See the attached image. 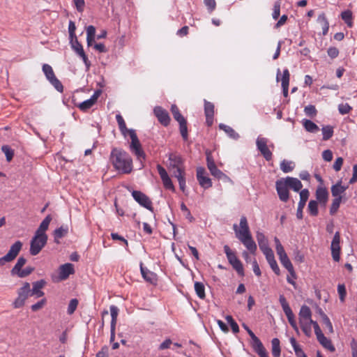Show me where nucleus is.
I'll return each mask as SVG.
<instances>
[{
	"label": "nucleus",
	"mask_w": 357,
	"mask_h": 357,
	"mask_svg": "<svg viewBox=\"0 0 357 357\" xmlns=\"http://www.w3.org/2000/svg\"><path fill=\"white\" fill-rule=\"evenodd\" d=\"M109 160L116 171L121 174H128L133 170V161L132 157L126 151L113 148Z\"/></svg>",
	"instance_id": "1"
},
{
	"label": "nucleus",
	"mask_w": 357,
	"mask_h": 357,
	"mask_svg": "<svg viewBox=\"0 0 357 357\" xmlns=\"http://www.w3.org/2000/svg\"><path fill=\"white\" fill-rule=\"evenodd\" d=\"M233 229L236 237L243 244L251 254H255L257 247L252 238L248 222L245 216H241L239 225L234 224Z\"/></svg>",
	"instance_id": "2"
},
{
	"label": "nucleus",
	"mask_w": 357,
	"mask_h": 357,
	"mask_svg": "<svg viewBox=\"0 0 357 357\" xmlns=\"http://www.w3.org/2000/svg\"><path fill=\"white\" fill-rule=\"evenodd\" d=\"M169 160L173 162V163H171V166L174 169L173 172V176L177 178L179 183V188L181 190L184 192L186 185L185 169L182 165L181 158L179 156L171 155Z\"/></svg>",
	"instance_id": "3"
},
{
	"label": "nucleus",
	"mask_w": 357,
	"mask_h": 357,
	"mask_svg": "<svg viewBox=\"0 0 357 357\" xmlns=\"http://www.w3.org/2000/svg\"><path fill=\"white\" fill-rule=\"evenodd\" d=\"M299 324L305 335L310 337L312 333V312L310 308L304 305L301 306L299 314Z\"/></svg>",
	"instance_id": "4"
},
{
	"label": "nucleus",
	"mask_w": 357,
	"mask_h": 357,
	"mask_svg": "<svg viewBox=\"0 0 357 357\" xmlns=\"http://www.w3.org/2000/svg\"><path fill=\"white\" fill-rule=\"evenodd\" d=\"M131 141L129 144V149L132 153H133L137 160L140 162L141 167H144V162L146 160V153L144 151L142 144L137 138V135H130Z\"/></svg>",
	"instance_id": "5"
},
{
	"label": "nucleus",
	"mask_w": 357,
	"mask_h": 357,
	"mask_svg": "<svg viewBox=\"0 0 357 357\" xmlns=\"http://www.w3.org/2000/svg\"><path fill=\"white\" fill-rule=\"evenodd\" d=\"M224 251L229 264L232 266L233 268L238 273L239 275L243 276L244 269L243 264L241 261L237 258L235 252H233L227 245L224 246Z\"/></svg>",
	"instance_id": "6"
},
{
	"label": "nucleus",
	"mask_w": 357,
	"mask_h": 357,
	"mask_svg": "<svg viewBox=\"0 0 357 357\" xmlns=\"http://www.w3.org/2000/svg\"><path fill=\"white\" fill-rule=\"evenodd\" d=\"M246 330L250 338L252 339V347L259 357H269L266 349L264 347L261 340L255 335V333L245 324L243 325Z\"/></svg>",
	"instance_id": "7"
},
{
	"label": "nucleus",
	"mask_w": 357,
	"mask_h": 357,
	"mask_svg": "<svg viewBox=\"0 0 357 357\" xmlns=\"http://www.w3.org/2000/svg\"><path fill=\"white\" fill-rule=\"evenodd\" d=\"M29 296H31V286L29 282H26L17 290V297L13 303V307L20 308L22 307Z\"/></svg>",
	"instance_id": "8"
},
{
	"label": "nucleus",
	"mask_w": 357,
	"mask_h": 357,
	"mask_svg": "<svg viewBox=\"0 0 357 357\" xmlns=\"http://www.w3.org/2000/svg\"><path fill=\"white\" fill-rule=\"evenodd\" d=\"M47 241V236L35 234L30 243V254L33 256L37 255L45 247Z\"/></svg>",
	"instance_id": "9"
},
{
	"label": "nucleus",
	"mask_w": 357,
	"mask_h": 357,
	"mask_svg": "<svg viewBox=\"0 0 357 357\" xmlns=\"http://www.w3.org/2000/svg\"><path fill=\"white\" fill-rule=\"evenodd\" d=\"M22 248V243L20 241H17L13 243L8 253L3 257L0 258V266H3L6 262L13 261L19 255Z\"/></svg>",
	"instance_id": "10"
},
{
	"label": "nucleus",
	"mask_w": 357,
	"mask_h": 357,
	"mask_svg": "<svg viewBox=\"0 0 357 357\" xmlns=\"http://www.w3.org/2000/svg\"><path fill=\"white\" fill-rule=\"evenodd\" d=\"M279 301L285 315L287 317L289 324L295 330V331L298 333V328L295 320V317L288 302L287 301V299L283 295H280L279 298Z\"/></svg>",
	"instance_id": "11"
},
{
	"label": "nucleus",
	"mask_w": 357,
	"mask_h": 357,
	"mask_svg": "<svg viewBox=\"0 0 357 357\" xmlns=\"http://www.w3.org/2000/svg\"><path fill=\"white\" fill-rule=\"evenodd\" d=\"M275 188L280 199L287 202L289 198V188L283 178L275 182Z\"/></svg>",
	"instance_id": "12"
},
{
	"label": "nucleus",
	"mask_w": 357,
	"mask_h": 357,
	"mask_svg": "<svg viewBox=\"0 0 357 357\" xmlns=\"http://www.w3.org/2000/svg\"><path fill=\"white\" fill-rule=\"evenodd\" d=\"M70 43L73 50L82 59L86 69L89 70L91 63L86 55L82 44L78 41L77 38H74L73 40L70 39Z\"/></svg>",
	"instance_id": "13"
},
{
	"label": "nucleus",
	"mask_w": 357,
	"mask_h": 357,
	"mask_svg": "<svg viewBox=\"0 0 357 357\" xmlns=\"http://www.w3.org/2000/svg\"><path fill=\"white\" fill-rule=\"evenodd\" d=\"M132 195L134 199L141 206L150 211L153 210L152 202L149 197L144 193L142 192L141 191L134 190L132 192Z\"/></svg>",
	"instance_id": "14"
},
{
	"label": "nucleus",
	"mask_w": 357,
	"mask_h": 357,
	"mask_svg": "<svg viewBox=\"0 0 357 357\" xmlns=\"http://www.w3.org/2000/svg\"><path fill=\"white\" fill-rule=\"evenodd\" d=\"M340 234L336 231L331 242V249L332 257L335 261H339L340 259Z\"/></svg>",
	"instance_id": "15"
},
{
	"label": "nucleus",
	"mask_w": 357,
	"mask_h": 357,
	"mask_svg": "<svg viewBox=\"0 0 357 357\" xmlns=\"http://www.w3.org/2000/svg\"><path fill=\"white\" fill-rule=\"evenodd\" d=\"M153 113L158 121L164 126H167L171 121L168 112L160 106H156L153 109Z\"/></svg>",
	"instance_id": "16"
},
{
	"label": "nucleus",
	"mask_w": 357,
	"mask_h": 357,
	"mask_svg": "<svg viewBox=\"0 0 357 357\" xmlns=\"http://www.w3.org/2000/svg\"><path fill=\"white\" fill-rule=\"evenodd\" d=\"M157 169L160 178L162 181L165 188L175 192V187L172 183L171 178H169L165 169L160 165H157Z\"/></svg>",
	"instance_id": "17"
},
{
	"label": "nucleus",
	"mask_w": 357,
	"mask_h": 357,
	"mask_svg": "<svg viewBox=\"0 0 357 357\" xmlns=\"http://www.w3.org/2000/svg\"><path fill=\"white\" fill-rule=\"evenodd\" d=\"M268 140L266 138L259 137L257 139V146L264 158L269 161L272 159V152L270 151L267 145Z\"/></svg>",
	"instance_id": "18"
},
{
	"label": "nucleus",
	"mask_w": 357,
	"mask_h": 357,
	"mask_svg": "<svg viewBox=\"0 0 357 357\" xmlns=\"http://www.w3.org/2000/svg\"><path fill=\"white\" fill-rule=\"evenodd\" d=\"M309 195L310 192L307 189L301 190V191L300 192V201L298 204V208L296 211V217L299 220H301L303 218V210L309 198Z\"/></svg>",
	"instance_id": "19"
},
{
	"label": "nucleus",
	"mask_w": 357,
	"mask_h": 357,
	"mask_svg": "<svg viewBox=\"0 0 357 357\" xmlns=\"http://www.w3.org/2000/svg\"><path fill=\"white\" fill-rule=\"evenodd\" d=\"M205 169L204 167H199L197 169V178L199 183V185L205 188H209L212 186V181L211 178L206 176H205Z\"/></svg>",
	"instance_id": "20"
},
{
	"label": "nucleus",
	"mask_w": 357,
	"mask_h": 357,
	"mask_svg": "<svg viewBox=\"0 0 357 357\" xmlns=\"http://www.w3.org/2000/svg\"><path fill=\"white\" fill-rule=\"evenodd\" d=\"M206 162H207V167L209 169L211 174L213 176H215L219 179L227 177V176L222 171H220L219 169H218L211 154H207Z\"/></svg>",
	"instance_id": "21"
},
{
	"label": "nucleus",
	"mask_w": 357,
	"mask_h": 357,
	"mask_svg": "<svg viewBox=\"0 0 357 357\" xmlns=\"http://www.w3.org/2000/svg\"><path fill=\"white\" fill-rule=\"evenodd\" d=\"M257 241L258 242L260 250L264 255L272 252L271 248L268 246V239L266 236L260 231H257L256 234Z\"/></svg>",
	"instance_id": "22"
},
{
	"label": "nucleus",
	"mask_w": 357,
	"mask_h": 357,
	"mask_svg": "<svg viewBox=\"0 0 357 357\" xmlns=\"http://www.w3.org/2000/svg\"><path fill=\"white\" fill-rule=\"evenodd\" d=\"M204 113L207 126H211L213 123L214 105L206 100H204Z\"/></svg>",
	"instance_id": "23"
},
{
	"label": "nucleus",
	"mask_w": 357,
	"mask_h": 357,
	"mask_svg": "<svg viewBox=\"0 0 357 357\" xmlns=\"http://www.w3.org/2000/svg\"><path fill=\"white\" fill-rule=\"evenodd\" d=\"M46 282L44 280L36 281L32 284V289H31V296H34L36 298L43 296L44 292L42 289L45 287Z\"/></svg>",
	"instance_id": "24"
},
{
	"label": "nucleus",
	"mask_w": 357,
	"mask_h": 357,
	"mask_svg": "<svg viewBox=\"0 0 357 357\" xmlns=\"http://www.w3.org/2000/svg\"><path fill=\"white\" fill-rule=\"evenodd\" d=\"M100 94V90L96 91L93 96L89 99L81 102L79 105L78 107L82 111H86L96 103Z\"/></svg>",
	"instance_id": "25"
},
{
	"label": "nucleus",
	"mask_w": 357,
	"mask_h": 357,
	"mask_svg": "<svg viewBox=\"0 0 357 357\" xmlns=\"http://www.w3.org/2000/svg\"><path fill=\"white\" fill-rule=\"evenodd\" d=\"M74 273V266L72 264L67 263L59 267V278L61 280H66L70 275Z\"/></svg>",
	"instance_id": "26"
},
{
	"label": "nucleus",
	"mask_w": 357,
	"mask_h": 357,
	"mask_svg": "<svg viewBox=\"0 0 357 357\" xmlns=\"http://www.w3.org/2000/svg\"><path fill=\"white\" fill-rule=\"evenodd\" d=\"M289 188L292 189L295 192H298L303 188L301 181L297 178L287 176L283 178Z\"/></svg>",
	"instance_id": "27"
},
{
	"label": "nucleus",
	"mask_w": 357,
	"mask_h": 357,
	"mask_svg": "<svg viewBox=\"0 0 357 357\" xmlns=\"http://www.w3.org/2000/svg\"><path fill=\"white\" fill-rule=\"evenodd\" d=\"M140 271L143 278L148 282L153 284L157 281L156 275L143 266V263L140 264Z\"/></svg>",
	"instance_id": "28"
},
{
	"label": "nucleus",
	"mask_w": 357,
	"mask_h": 357,
	"mask_svg": "<svg viewBox=\"0 0 357 357\" xmlns=\"http://www.w3.org/2000/svg\"><path fill=\"white\" fill-rule=\"evenodd\" d=\"M316 198L318 202L325 205L328 199V192L326 188L319 186L316 190Z\"/></svg>",
	"instance_id": "29"
},
{
	"label": "nucleus",
	"mask_w": 357,
	"mask_h": 357,
	"mask_svg": "<svg viewBox=\"0 0 357 357\" xmlns=\"http://www.w3.org/2000/svg\"><path fill=\"white\" fill-rule=\"evenodd\" d=\"M52 218L51 215H47L45 219L40 223L39 227L36 230L35 234H41L42 236H47L45 231L47 230L50 223L52 221Z\"/></svg>",
	"instance_id": "30"
},
{
	"label": "nucleus",
	"mask_w": 357,
	"mask_h": 357,
	"mask_svg": "<svg viewBox=\"0 0 357 357\" xmlns=\"http://www.w3.org/2000/svg\"><path fill=\"white\" fill-rule=\"evenodd\" d=\"M341 181L337 182L336 184L332 185L331 193L334 197H342V194L344 193L348 186L341 185Z\"/></svg>",
	"instance_id": "31"
},
{
	"label": "nucleus",
	"mask_w": 357,
	"mask_h": 357,
	"mask_svg": "<svg viewBox=\"0 0 357 357\" xmlns=\"http://www.w3.org/2000/svg\"><path fill=\"white\" fill-rule=\"evenodd\" d=\"M282 266L289 271V274L294 278H296V273L294 269V266L290 261L287 255L279 258Z\"/></svg>",
	"instance_id": "32"
},
{
	"label": "nucleus",
	"mask_w": 357,
	"mask_h": 357,
	"mask_svg": "<svg viewBox=\"0 0 357 357\" xmlns=\"http://www.w3.org/2000/svg\"><path fill=\"white\" fill-rule=\"evenodd\" d=\"M267 261L268 262L271 268H272L273 271L277 275H279L280 271L279 268V266H278V264L275 259L273 252H271L265 255Z\"/></svg>",
	"instance_id": "33"
},
{
	"label": "nucleus",
	"mask_w": 357,
	"mask_h": 357,
	"mask_svg": "<svg viewBox=\"0 0 357 357\" xmlns=\"http://www.w3.org/2000/svg\"><path fill=\"white\" fill-rule=\"evenodd\" d=\"M116 121L118 123L120 131L122 134H135V130H128L126 126L125 121L121 114L116 115Z\"/></svg>",
	"instance_id": "34"
},
{
	"label": "nucleus",
	"mask_w": 357,
	"mask_h": 357,
	"mask_svg": "<svg viewBox=\"0 0 357 357\" xmlns=\"http://www.w3.org/2000/svg\"><path fill=\"white\" fill-rule=\"evenodd\" d=\"M319 342L326 349L331 351H335V347L333 345L331 340L324 336V333L317 337Z\"/></svg>",
	"instance_id": "35"
},
{
	"label": "nucleus",
	"mask_w": 357,
	"mask_h": 357,
	"mask_svg": "<svg viewBox=\"0 0 357 357\" xmlns=\"http://www.w3.org/2000/svg\"><path fill=\"white\" fill-rule=\"evenodd\" d=\"M96 28L93 25L86 27V42L89 47L92 46L95 41Z\"/></svg>",
	"instance_id": "36"
},
{
	"label": "nucleus",
	"mask_w": 357,
	"mask_h": 357,
	"mask_svg": "<svg viewBox=\"0 0 357 357\" xmlns=\"http://www.w3.org/2000/svg\"><path fill=\"white\" fill-rule=\"evenodd\" d=\"M26 263V259L24 257H19L17 261V263L10 271L11 275H17L20 272L22 268L25 265Z\"/></svg>",
	"instance_id": "37"
},
{
	"label": "nucleus",
	"mask_w": 357,
	"mask_h": 357,
	"mask_svg": "<svg viewBox=\"0 0 357 357\" xmlns=\"http://www.w3.org/2000/svg\"><path fill=\"white\" fill-rule=\"evenodd\" d=\"M303 126L306 131L309 132H317L319 130V127L314 122L308 119L303 121Z\"/></svg>",
	"instance_id": "38"
},
{
	"label": "nucleus",
	"mask_w": 357,
	"mask_h": 357,
	"mask_svg": "<svg viewBox=\"0 0 357 357\" xmlns=\"http://www.w3.org/2000/svg\"><path fill=\"white\" fill-rule=\"evenodd\" d=\"M68 233V226H61L54 231V236L55 241L58 243L57 239L61 238L67 235Z\"/></svg>",
	"instance_id": "39"
},
{
	"label": "nucleus",
	"mask_w": 357,
	"mask_h": 357,
	"mask_svg": "<svg viewBox=\"0 0 357 357\" xmlns=\"http://www.w3.org/2000/svg\"><path fill=\"white\" fill-rule=\"evenodd\" d=\"M195 291L197 296L201 299H204L206 297L205 294V287L204 284L201 282H195Z\"/></svg>",
	"instance_id": "40"
},
{
	"label": "nucleus",
	"mask_w": 357,
	"mask_h": 357,
	"mask_svg": "<svg viewBox=\"0 0 357 357\" xmlns=\"http://www.w3.org/2000/svg\"><path fill=\"white\" fill-rule=\"evenodd\" d=\"M280 343V340L278 338H273L271 340L272 354L273 357H280V356L281 349Z\"/></svg>",
	"instance_id": "41"
},
{
	"label": "nucleus",
	"mask_w": 357,
	"mask_h": 357,
	"mask_svg": "<svg viewBox=\"0 0 357 357\" xmlns=\"http://www.w3.org/2000/svg\"><path fill=\"white\" fill-rule=\"evenodd\" d=\"M295 165L292 161L283 160L280 162V169L284 173H289L293 171Z\"/></svg>",
	"instance_id": "42"
},
{
	"label": "nucleus",
	"mask_w": 357,
	"mask_h": 357,
	"mask_svg": "<svg viewBox=\"0 0 357 357\" xmlns=\"http://www.w3.org/2000/svg\"><path fill=\"white\" fill-rule=\"evenodd\" d=\"M341 17L347 24L349 27H351L353 25L352 22V13L349 10H344L341 13Z\"/></svg>",
	"instance_id": "43"
},
{
	"label": "nucleus",
	"mask_w": 357,
	"mask_h": 357,
	"mask_svg": "<svg viewBox=\"0 0 357 357\" xmlns=\"http://www.w3.org/2000/svg\"><path fill=\"white\" fill-rule=\"evenodd\" d=\"M307 211L311 215L317 216L319 213L317 202L310 200L307 206Z\"/></svg>",
	"instance_id": "44"
},
{
	"label": "nucleus",
	"mask_w": 357,
	"mask_h": 357,
	"mask_svg": "<svg viewBox=\"0 0 357 357\" xmlns=\"http://www.w3.org/2000/svg\"><path fill=\"white\" fill-rule=\"evenodd\" d=\"M317 21L319 22H324V26H322L323 35H326L329 29V23L326 17L325 14L321 13L319 15Z\"/></svg>",
	"instance_id": "45"
},
{
	"label": "nucleus",
	"mask_w": 357,
	"mask_h": 357,
	"mask_svg": "<svg viewBox=\"0 0 357 357\" xmlns=\"http://www.w3.org/2000/svg\"><path fill=\"white\" fill-rule=\"evenodd\" d=\"M43 71L48 81L56 77L52 68L49 64H43Z\"/></svg>",
	"instance_id": "46"
},
{
	"label": "nucleus",
	"mask_w": 357,
	"mask_h": 357,
	"mask_svg": "<svg viewBox=\"0 0 357 357\" xmlns=\"http://www.w3.org/2000/svg\"><path fill=\"white\" fill-rule=\"evenodd\" d=\"M342 197H335L333 200V202L331 204V208H330V213L331 215H334L337 213L338 211V208L340 207V205L342 202Z\"/></svg>",
	"instance_id": "47"
},
{
	"label": "nucleus",
	"mask_w": 357,
	"mask_h": 357,
	"mask_svg": "<svg viewBox=\"0 0 357 357\" xmlns=\"http://www.w3.org/2000/svg\"><path fill=\"white\" fill-rule=\"evenodd\" d=\"M274 241L275 243L276 252H277L278 255L279 256V258H282V257L287 255V254L284 251V249L282 245L281 244L280 240L277 237H275Z\"/></svg>",
	"instance_id": "48"
},
{
	"label": "nucleus",
	"mask_w": 357,
	"mask_h": 357,
	"mask_svg": "<svg viewBox=\"0 0 357 357\" xmlns=\"http://www.w3.org/2000/svg\"><path fill=\"white\" fill-rule=\"evenodd\" d=\"M112 320H111V326H116L117 321V317L119 314V309L115 305H111L109 307Z\"/></svg>",
	"instance_id": "49"
},
{
	"label": "nucleus",
	"mask_w": 357,
	"mask_h": 357,
	"mask_svg": "<svg viewBox=\"0 0 357 357\" xmlns=\"http://www.w3.org/2000/svg\"><path fill=\"white\" fill-rule=\"evenodd\" d=\"M1 151L4 153L6 157V160L8 162H10L12 160L13 155H14V151L8 145H3L1 147Z\"/></svg>",
	"instance_id": "50"
},
{
	"label": "nucleus",
	"mask_w": 357,
	"mask_h": 357,
	"mask_svg": "<svg viewBox=\"0 0 357 357\" xmlns=\"http://www.w3.org/2000/svg\"><path fill=\"white\" fill-rule=\"evenodd\" d=\"M176 121L179 124L180 134H188L187 121L184 116H182L181 119H177Z\"/></svg>",
	"instance_id": "51"
},
{
	"label": "nucleus",
	"mask_w": 357,
	"mask_h": 357,
	"mask_svg": "<svg viewBox=\"0 0 357 357\" xmlns=\"http://www.w3.org/2000/svg\"><path fill=\"white\" fill-rule=\"evenodd\" d=\"M79 301L77 298H73L70 301L68 304L67 312L68 314H73L77 307Z\"/></svg>",
	"instance_id": "52"
},
{
	"label": "nucleus",
	"mask_w": 357,
	"mask_h": 357,
	"mask_svg": "<svg viewBox=\"0 0 357 357\" xmlns=\"http://www.w3.org/2000/svg\"><path fill=\"white\" fill-rule=\"evenodd\" d=\"M280 6H281L280 0H278L274 3L273 12L272 13V17L274 20H277L280 17Z\"/></svg>",
	"instance_id": "53"
},
{
	"label": "nucleus",
	"mask_w": 357,
	"mask_h": 357,
	"mask_svg": "<svg viewBox=\"0 0 357 357\" xmlns=\"http://www.w3.org/2000/svg\"><path fill=\"white\" fill-rule=\"evenodd\" d=\"M337 292H338L340 301L342 302H344L346 295H347V291H346V288H345L344 284H338Z\"/></svg>",
	"instance_id": "54"
},
{
	"label": "nucleus",
	"mask_w": 357,
	"mask_h": 357,
	"mask_svg": "<svg viewBox=\"0 0 357 357\" xmlns=\"http://www.w3.org/2000/svg\"><path fill=\"white\" fill-rule=\"evenodd\" d=\"M46 303H47L46 298H43L40 301H39L38 302H37L36 303L32 305L31 308L32 311L37 312V311L40 310V309H42L45 305Z\"/></svg>",
	"instance_id": "55"
},
{
	"label": "nucleus",
	"mask_w": 357,
	"mask_h": 357,
	"mask_svg": "<svg viewBox=\"0 0 357 357\" xmlns=\"http://www.w3.org/2000/svg\"><path fill=\"white\" fill-rule=\"evenodd\" d=\"M49 82L54 86V87L58 91L63 92V86L61 82L56 78V77H55L53 79H50Z\"/></svg>",
	"instance_id": "56"
},
{
	"label": "nucleus",
	"mask_w": 357,
	"mask_h": 357,
	"mask_svg": "<svg viewBox=\"0 0 357 357\" xmlns=\"http://www.w3.org/2000/svg\"><path fill=\"white\" fill-rule=\"evenodd\" d=\"M171 112L173 115L174 119L176 121L178 119H181L182 116H183L178 109V107L176 105H172L171 106Z\"/></svg>",
	"instance_id": "57"
},
{
	"label": "nucleus",
	"mask_w": 357,
	"mask_h": 357,
	"mask_svg": "<svg viewBox=\"0 0 357 357\" xmlns=\"http://www.w3.org/2000/svg\"><path fill=\"white\" fill-rule=\"evenodd\" d=\"M34 271V268L27 266L24 269H22L20 272L17 275L19 278H23L29 275Z\"/></svg>",
	"instance_id": "58"
},
{
	"label": "nucleus",
	"mask_w": 357,
	"mask_h": 357,
	"mask_svg": "<svg viewBox=\"0 0 357 357\" xmlns=\"http://www.w3.org/2000/svg\"><path fill=\"white\" fill-rule=\"evenodd\" d=\"M75 29H76V26H75V22L73 21H70L69 25H68V32H69L70 39L73 40L74 38L77 37L75 35Z\"/></svg>",
	"instance_id": "59"
},
{
	"label": "nucleus",
	"mask_w": 357,
	"mask_h": 357,
	"mask_svg": "<svg viewBox=\"0 0 357 357\" xmlns=\"http://www.w3.org/2000/svg\"><path fill=\"white\" fill-rule=\"evenodd\" d=\"M351 109V107L347 103L345 104H340L338 106V110L340 114H348Z\"/></svg>",
	"instance_id": "60"
},
{
	"label": "nucleus",
	"mask_w": 357,
	"mask_h": 357,
	"mask_svg": "<svg viewBox=\"0 0 357 357\" xmlns=\"http://www.w3.org/2000/svg\"><path fill=\"white\" fill-rule=\"evenodd\" d=\"M289 77L290 74L288 69H284L283 70L282 77L281 79L282 85H289Z\"/></svg>",
	"instance_id": "61"
},
{
	"label": "nucleus",
	"mask_w": 357,
	"mask_h": 357,
	"mask_svg": "<svg viewBox=\"0 0 357 357\" xmlns=\"http://www.w3.org/2000/svg\"><path fill=\"white\" fill-rule=\"evenodd\" d=\"M305 113L310 116H315L317 114L316 108L314 105H307L305 107Z\"/></svg>",
	"instance_id": "62"
},
{
	"label": "nucleus",
	"mask_w": 357,
	"mask_h": 357,
	"mask_svg": "<svg viewBox=\"0 0 357 357\" xmlns=\"http://www.w3.org/2000/svg\"><path fill=\"white\" fill-rule=\"evenodd\" d=\"M204 4L207 7L209 12H212L215 10L216 3L215 0H204Z\"/></svg>",
	"instance_id": "63"
},
{
	"label": "nucleus",
	"mask_w": 357,
	"mask_h": 357,
	"mask_svg": "<svg viewBox=\"0 0 357 357\" xmlns=\"http://www.w3.org/2000/svg\"><path fill=\"white\" fill-rule=\"evenodd\" d=\"M327 52L328 55L332 59L336 58L339 54V50L335 47H329Z\"/></svg>",
	"instance_id": "64"
}]
</instances>
